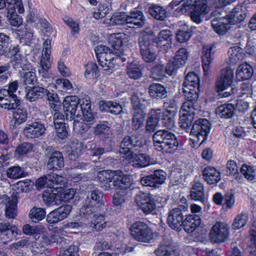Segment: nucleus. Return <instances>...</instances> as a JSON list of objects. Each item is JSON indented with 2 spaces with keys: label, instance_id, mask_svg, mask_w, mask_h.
Returning a JSON list of instances; mask_svg holds the SVG:
<instances>
[{
  "label": "nucleus",
  "instance_id": "1",
  "mask_svg": "<svg viewBox=\"0 0 256 256\" xmlns=\"http://www.w3.org/2000/svg\"><path fill=\"white\" fill-rule=\"evenodd\" d=\"M128 41V36L125 34H112L110 38L111 48L104 45L96 46L95 50L96 58L104 70L112 72V68H114L112 62L114 58V56L120 57L123 54L122 46Z\"/></svg>",
  "mask_w": 256,
  "mask_h": 256
},
{
  "label": "nucleus",
  "instance_id": "2",
  "mask_svg": "<svg viewBox=\"0 0 256 256\" xmlns=\"http://www.w3.org/2000/svg\"><path fill=\"white\" fill-rule=\"evenodd\" d=\"M152 138L154 148L163 154L172 152L178 144L176 136L166 130H156Z\"/></svg>",
  "mask_w": 256,
  "mask_h": 256
},
{
  "label": "nucleus",
  "instance_id": "3",
  "mask_svg": "<svg viewBox=\"0 0 256 256\" xmlns=\"http://www.w3.org/2000/svg\"><path fill=\"white\" fill-rule=\"evenodd\" d=\"M233 77L234 72L232 68L226 67L222 70L221 75L216 83V89L222 97H228L236 91L232 86Z\"/></svg>",
  "mask_w": 256,
  "mask_h": 256
},
{
  "label": "nucleus",
  "instance_id": "4",
  "mask_svg": "<svg viewBox=\"0 0 256 256\" xmlns=\"http://www.w3.org/2000/svg\"><path fill=\"white\" fill-rule=\"evenodd\" d=\"M211 16L214 18L211 21L214 30L219 34H224L230 28L231 24L227 19L226 12L222 8L214 10Z\"/></svg>",
  "mask_w": 256,
  "mask_h": 256
},
{
  "label": "nucleus",
  "instance_id": "5",
  "mask_svg": "<svg viewBox=\"0 0 256 256\" xmlns=\"http://www.w3.org/2000/svg\"><path fill=\"white\" fill-rule=\"evenodd\" d=\"M142 142L135 135L126 136L120 143V153L126 156L134 152H143Z\"/></svg>",
  "mask_w": 256,
  "mask_h": 256
},
{
  "label": "nucleus",
  "instance_id": "6",
  "mask_svg": "<svg viewBox=\"0 0 256 256\" xmlns=\"http://www.w3.org/2000/svg\"><path fill=\"white\" fill-rule=\"evenodd\" d=\"M210 129V124L205 118H200L194 122L192 126L190 134L194 136L197 142L202 144L207 140L208 134Z\"/></svg>",
  "mask_w": 256,
  "mask_h": 256
},
{
  "label": "nucleus",
  "instance_id": "7",
  "mask_svg": "<svg viewBox=\"0 0 256 256\" xmlns=\"http://www.w3.org/2000/svg\"><path fill=\"white\" fill-rule=\"evenodd\" d=\"M131 234L136 240L149 242L153 238L152 230L145 223L138 222L134 223L131 226Z\"/></svg>",
  "mask_w": 256,
  "mask_h": 256
},
{
  "label": "nucleus",
  "instance_id": "8",
  "mask_svg": "<svg viewBox=\"0 0 256 256\" xmlns=\"http://www.w3.org/2000/svg\"><path fill=\"white\" fill-rule=\"evenodd\" d=\"M230 234L228 224L220 222H216L211 228L210 232V240L214 243L225 242Z\"/></svg>",
  "mask_w": 256,
  "mask_h": 256
},
{
  "label": "nucleus",
  "instance_id": "9",
  "mask_svg": "<svg viewBox=\"0 0 256 256\" xmlns=\"http://www.w3.org/2000/svg\"><path fill=\"white\" fill-rule=\"evenodd\" d=\"M198 104H191L189 102H184L182 108V112L180 116L179 124L180 127L184 130L189 129L192 121L194 119V110Z\"/></svg>",
  "mask_w": 256,
  "mask_h": 256
},
{
  "label": "nucleus",
  "instance_id": "10",
  "mask_svg": "<svg viewBox=\"0 0 256 256\" xmlns=\"http://www.w3.org/2000/svg\"><path fill=\"white\" fill-rule=\"evenodd\" d=\"M166 176V174L164 171L156 170H154L152 174L141 178L140 182L144 186L156 188L164 182Z\"/></svg>",
  "mask_w": 256,
  "mask_h": 256
},
{
  "label": "nucleus",
  "instance_id": "11",
  "mask_svg": "<svg viewBox=\"0 0 256 256\" xmlns=\"http://www.w3.org/2000/svg\"><path fill=\"white\" fill-rule=\"evenodd\" d=\"M79 103L80 99L76 96H70L65 98L62 104L67 120L72 121L74 118L79 117V114H76Z\"/></svg>",
  "mask_w": 256,
  "mask_h": 256
},
{
  "label": "nucleus",
  "instance_id": "12",
  "mask_svg": "<svg viewBox=\"0 0 256 256\" xmlns=\"http://www.w3.org/2000/svg\"><path fill=\"white\" fill-rule=\"evenodd\" d=\"M10 94L6 89L0 90V107L8 110H15L20 104V100L16 94Z\"/></svg>",
  "mask_w": 256,
  "mask_h": 256
},
{
  "label": "nucleus",
  "instance_id": "13",
  "mask_svg": "<svg viewBox=\"0 0 256 256\" xmlns=\"http://www.w3.org/2000/svg\"><path fill=\"white\" fill-rule=\"evenodd\" d=\"M136 202L146 214L152 212L156 208L154 198L150 194L140 192L136 196Z\"/></svg>",
  "mask_w": 256,
  "mask_h": 256
},
{
  "label": "nucleus",
  "instance_id": "14",
  "mask_svg": "<svg viewBox=\"0 0 256 256\" xmlns=\"http://www.w3.org/2000/svg\"><path fill=\"white\" fill-rule=\"evenodd\" d=\"M46 128L44 124L34 122L26 124L22 131L23 134L28 138H40L46 133Z\"/></svg>",
  "mask_w": 256,
  "mask_h": 256
},
{
  "label": "nucleus",
  "instance_id": "15",
  "mask_svg": "<svg viewBox=\"0 0 256 256\" xmlns=\"http://www.w3.org/2000/svg\"><path fill=\"white\" fill-rule=\"evenodd\" d=\"M52 150L50 147L47 148L46 150L48 158L47 167L51 170L60 169L64 166L63 154L59 151Z\"/></svg>",
  "mask_w": 256,
  "mask_h": 256
},
{
  "label": "nucleus",
  "instance_id": "16",
  "mask_svg": "<svg viewBox=\"0 0 256 256\" xmlns=\"http://www.w3.org/2000/svg\"><path fill=\"white\" fill-rule=\"evenodd\" d=\"M118 171L104 170H102L98 174V179L102 184L101 187L105 190L114 189L113 181L116 177V174H120Z\"/></svg>",
  "mask_w": 256,
  "mask_h": 256
},
{
  "label": "nucleus",
  "instance_id": "17",
  "mask_svg": "<svg viewBox=\"0 0 256 256\" xmlns=\"http://www.w3.org/2000/svg\"><path fill=\"white\" fill-rule=\"evenodd\" d=\"M126 159L128 164L136 168H142L150 164V156L144 153H132L128 156H126Z\"/></svg>",
  "mask_w": 256,
  "mask_h": 256
},
{
  "label": "nucleus",
  "instance_id": "18",
  "mask_svg": "<svg viewBox=\"0 0 256 256\" xmlns=\"http://www.w3.org/2000/svg\"><path fill=\"white\" fill-rule=\"evenodd\" d=\"M162 110L160 108H152L146 121V132L152 133L154 132L158 126L159 120L162 117Z\"/></svg>",
  "mask_w": 256,
  "mask_h": 256
},
{
  "label": "nucleus",
  "instance_id": "19",
  "mask_svg": "<svg viewBox=\"0 0 256 256\" xmlns=\"http://www.w3.org/2000/svg\"><path fill=\"white\" fill-rule=\"evenodd\" d=\"M184 215L179 208H174L170 210L167 218L168 225L172 229L179 230L182 226Z\"/></svg>",
  "mask_w": 256,
  "mask_h": 256
},
{
  "label": "nucleus",
  "instance_id": "20",
  "mask_svg": "<svg viewBox=\"0 0 256 256\" xmlns=\"http://www.w3.org/2000/svg\"><path fill=\"white\" fill-rule=\"evenodd\" d=\"M128 26L131 28H141L146 24V18L142 11H131L128 14Z\"/></svg>",
  "mask_w": 256,
  "mask_h": 256
},
{
  "label": "nucleus",
  "instance_id": "21",
  "mask_svg": "<svg viewBox=\"0 0 256 256\" xmlns=\"http://www.w3.org/2000/svg\"><path fill=\"white\" fill-rule=\"evenodd\" d=\"M46 84V82L40 83L39 86H33L28 89L26 95V98L30 102H35L38 98H44L46 89L42 86H44Z\"/></svg>",
  "mask_w": 256,
  "mask_h": 256
},
{
  "label": "nucleus",
  "instance_id": "22",
  "mask_svg": "<svg viewBox=\"0 0 256 256\" xmlns=\"http://www.w3.org/2000/svg\"><path fill=\"white\" fill-rule=\"evenodd\" d=\"M203 179L208 184H214L220 180V173L215 168L210 166L206 167L202 172Z\"/></svg>",
  "mask_w": 256,
  "mask_h": 256
},
{
  "label": "nucleus",
  "instance_id": "23",
  "mask_svg": "<svg viewBox=\"0 0 256 256\" xmlns=\"http://www.w3.org/2000/svg\"><path fill=\"white\" fill-rule=\"evenodd\" d=\"M189 196L192 200L201 202H204V190L202 182L199 180H194L192 182Z\"/></svg>",
  "mask_w": 256,
  "mask_h": 256
},
{
  "label": "nucleus",
  "instance_id": "24",
  "mask_svg": "<svg viewBox=\"0 0 256 256\" xmlns=\"http://www.w3.org/2000/svg\"><path fill=\"white\" fill-rule=\"evenodd\" d=\"M200 223V216L198 215L192 214L187 216L184 220L182 226L186 232L192 233L196 230Z\"/></svg>",
  "mask_w": 256,
  "mask_h": 256
},
{
  "label": "nucleus",
  "instance_id": "25",
  "mask_svg": "<svg viewBox=\"0 0 256 256\" xmlns=\"http://www.w3.org/2000/svg\"><path fill=\"white\" fill-rule=\"evenodd\" d=\"M188 90L186 92L184 85L182 84V93L186 98L184 102H189L191 104H197V100L198 97L199 86L188 84Z\"/></svg>",
  "mask_w": 256,
  "mask_h": 256
},
{
  "label": "nucleus",
  "instance_id": "26",
  "mask_svg": "<svg viewBox=\"0 0 256 256\" xmlns=\"http://www.w3.org/2000/svg\"><path fill=\"white\" fill-rule=\"evenodd\" d=\"M132 184L129 177L127 176H122L119 174H116V177L114 178V181H113V190L125 191L128 193V190H131L130 187Z\"/></svg>",
  "mask_w": 256,
  "mask_h": 256
},
{
  "label": "nucleus",
  "instance_id": "27",
  "mask_svg": "<svg viewBox=\"0 0 256 256\" xmlns=\"http://www.w3.org/2000/svg\"><path fill=\"white\" fill-rule=\"evenodd\" d=\"M18 229L14 226L6 223L0 224V235L6 241L12 240L18 235Z\"/></svg>",
  "mask_w": 256,
  "mask_h": 256
},
{
  "label": "nucleus",
  "instance_id": "28",
  "mask_svg": "<svg viewBox=\"0 0 256 256\" xmlns=\"http://www.w3.org/2000/svg\"><path fill=\"white\" fill-rule=\"evenodd\" d=\"M51 62L50 54H42L38 72L42 78H50L49 70L51 67Z\"/></svg>",
  "mask_w": 256,
  "mask_h": 256
},
{
  "label": "nucleus",
  "instance_id": "29",
  "mask_svg": "<svg viewBox=\"0 0 256 256\" xmlns=\"http://www.w3.org/2000/svg\"><path fill=\"white\" fill-rule=\"evenodd\" d=\"M148 93L152 99L160 100L166 98V90L165 87L160 84L154 83L149 86Z\"/></svg>",
  "mask_w": 256,
  "mask_h": 256
},
{
  "label": "nucleus",
  "instance_id": "30",
  "mask_svg": "<svg viewBox=\"0 0 256 256\" xmlns=\"http://www.w3.org/2000/svg\"><path fill=\"white\" fill-rule=\"evenodd\" d=\"M86 201L102 209L104 207L103 194L98 190L94 189L92 190L90 189V190L88 192L87 195Z\"/></svg>",
  "mask_w": 256,
  "mask_h": 256
},
{
  "label": "nucleus",
  "instance_id": "31",
  "mask_svg": "<svg viewBox=\"0 0 256 256\" xmlns=\"http://www.w3.org/2000/svg\"><path fill=\"white\" fill-rule=\"evenodd\" d=\"M235 108L231 104H222L216 109V114L218 118H230L234 114Z\"/></svg>",
  "mask_w": 256,
  "mask_h": 256
},
{
  "label": "nucleus",
  "instance_id": "32",
  "mask_svg": "<svg viewBox=\"0 0 256 256\" xmlns=\"http://www.w3.org/2000/svg\"><path fill=\"white\" fill-rule=\"evenodd\" d=\"M246 16V13L243 10L242 6H237L232 10L228 16L227 15L226 18L228 19V21H230L231 24H234L242 22L245 19Z\"/></svg>",
  "mask_w": 256,
  "mask_h": 256
},
{
  "label": "nucleus",
  "instance_id": "33",
  "mask_svg": "<svg viewBox=\"0 0 256 256\" xmlns=\"http://www.w3.org/2000/svg\"><path fill=\"white\" fill-rule=\"evenodd\" d=\"M28 118V112L24 108H17L12 112V118L14 128L24 123Z\"/></svg>",
  "mask_w": 256,
  "mask_h": 256
},
{
  "label": "nucleus",
  "instance_id": "34",
  "mask_svg": "<svg viewBox=\"0 0 256 256\" xmlns=\"http://www.w3.org/2000/svg\"><path fill=\"white\" fill-rule=\"evenodd\" d=\"M188 54V52L185 48H182L178 50L172 62L174 66L176 68L184 66L186 62Z\"/></svg>",
  "mask_w": 256,
  "mask_h": 256
},
{
  "label": "nucleus",
  "instance_id": "35",
  "mask_svg": "<svg viewBox=\"0 0 256 256\" xmlns=\"http://www.w3.org/2000/svg\"><path fill=\"white\" fill-rule=\"evenodd\" d=\"M80 108L86 122L92 124L94 122V116L92 112L90 102L88 100H80Z\"/></svg>",
  "mask_w": 256,
  "mask_h": 256
},
{
  "label": "nucleus",
  "instance_id": "36",
  "mask_svg": "<svg viewBox=\"0 0 256 256\" xmlns=\"http://www.w3.org/2000/svg\"><path fill=\"white\" fill-rule=\"evenodd\" d=\"M148 14L154 19L162 21L167 16V12L166 9L159 5L152 4L148 8Z\"/></svg>",
  "mask_w": 256,
  "mask_h": 256
},
{
  "label": "nucleus",
  "instance_id": "37",
  "mask_svg": "<svg viewBox=\"0 0 256 256\" xmlns=\"http://www.w3.org/2000/svg\"><path fill=\"white\" fill-rule=\"evenodd\" d=\"M253 74V68L250 64L246 63L239 66L236 72V76L239 80L250 79Z\"/></svg>",
  "mask_w": 256,
  "mask_h": 256
},
{
  "label": "nucleus",
  "instance_id": "38",
  "mask_svg": "<svg viewBox=\"0 0 256 256\" xmlns=\"http://www.w3.org/2000/svg\"><path fill=\"white\" fill-rule=\"evenodd\" d=\"M143 67L137 62H133L127 66V74L132 79L138 80L142 76Z\"/></svg>",
  "mask_w": 256,
  "mask_h": 256
},
{
  "label": "nucleus",
  "instance_id": "39",
  "mask_svg": "<svg viewBox=\"0 0 256 256\" xmlns=\"http://www.w3.org/2000/svg\"><path fill=\"white\" fill-rule=\"evenodd\" d=\"M100 105L104 110L112 114H119L122 112V106L116 102L102 100L100 102Z\"/></svg>",
  "mask_w": 256,
  "mask_h": 256
},
{
  "label": "nucleus",
  "instance_id": "40",
  "mask_svg": "<svg viewBox=\"0 0 256 256\" xmlns=\"http://www.w3.org/2000/svg\"><path fill=\"white\" fill-rule=\"evenodd\" d=\"M132 120L131 128L133 131L140 129L144 124L146 113L143 112H132Z\"/></svg>",
  "mask_w": 256,
  "mask_h": 256
},
{
  "label": "nucleus",
  "instance_id": "41",
  "mask_svg": "<svg viewBox=\"0 0 256 256\" xmlns=\"http://www.w3.org/2000/svg\"><path fill=\"white\" fill-rule=\"evenodd\" d=\"M6 174L8 178L16 180L25 177L27 172L22 167L18 166H14L7 169Z\"/></svg>",
  "mask_w": 256,
  "mask_h": 256
},
{
  "label": "nucleus",
  "instance_id": "42",
  "mask_svg": "<svg viewBox=\"0 0 256 256\" xmlns=\"http://www.w3.org/2000/svg\"><path fill=\"white\" fill-rule=\"evenodd\" d=\"M140 51L152 48V36L146 32H142L138 40Z\"/></svg>",
  "mask_w": 256,
  "mask_h": 256
},
{
  "label": "nucleus",
  "instance_id": "43",
  "mask_svg": "<svg viewBox=\"0 0 256 256\" xmlns=\"http://www.w3.org/2000/svg\"><path fill=\"white\" fill-rule=\"evenodd\" d=\"M17 198L16 195L9 200L6 206L5 214L8 218H14L16 216Z\"/></svg>",
  "mask_w": 256,
  "mask_h": 256
},
{
  "label": "nucleus",
  "instance_id": "44",
  "mask_svg": "<svg viewBox=\"0 0 256 256\" xmlns=\"http://www.w3.org/2000/svg\"><path fill=\"white\" fill-rule=\"evenodd\" d=\"M100 209L102 208L86 201L84 204L80 209V213L86 218L88 219L92 218V216H93L94 215V213L100 211Z\"/></svg>",
  "mask_w": 256,
  "mask_h": 256
},
{
  "label": "nucleus",
  "instance_id": "45",
  "mask_svg": "<svg viewBox=\"0 0 256 256\" xmlns=\"http://www.w3.org/2000/svg\"><path fill=\"white\" fill-rule=\"evenodd\" d=\"M212 47H204L203 48L202 68L205 72H208L210 64L212 62Z\"/></svg>",
  "mask_w": 256,
  "mask_h": 256
},
{
  "label": "nucleus",
  "instance_id": "46",
  "mask_svg": "<svg viewBox=\"0 0 256 256\" xmlns=\"http://www.w3.org/2000/svg\"><path fill=\"white\" fill-rule=\"evenodd\" d=\"M176 114L173 112H164L162 114V123L165 127L170 130L175 126V117Z\"/></svg>",
  "mask_w": 256,
  "mask_h": 256
},
{
  "label": "nucleus",
  "instance_id": "47",
  "mask_svg": "<svg viewBox=\"0 0 256 256\" xmlns=\"http://www.w3.org/2000/svg\"><path fill=\"white\" fill-rule=\"evenodd\" d=\"M106 220L104 215L94 214L93 216L90 226L96 231H101L106 226Z\"/></svg>",
  "mask_w": 256,
  "mask_h": 256
},
{
  "label": "nucleus",
  "instance_id": "48",
  "mask_svg": "<svg viewBox=\"0 0 256 256\" xmlns=\"http://www.w3.org/2000/svg\"><path fill=\"white\" fill-rule=\"evenodd\" d=\"M58 193L45 190L42 194V200L48 206H58L60 204Z\"/></svg>",
  "mask_w": 256,
  "mask_h": 256
},
{
  "label": "nucleus",
  "instance_id": "49",
  "mask_svg": "<svg viewBox=\"0 0 256 256\" xmlns=\"http://www.w3.org/2000/svg\"><path fill=\"white\" fill-rule=\"evenodd\" d=\"M242 50L238 46L230 47L228 50L230 64H235L242 58Z\"/></svg>",
  "mask_w": 256,
  "mask_h": 256
},
{
  "label": "nucleus",
  "instance_id": "50",
  "mask_svg": "<svg viewBox=\"0 0 256 256\" xmlns=\"http://www.w3.org/2000/svg\"><path fill=\"white\" fill-rule=\"evenodd\" d=\"M46 215V210L41 208L34 207L29 212V218L34 222H38L42 220L45 218Z\"/></svg>",
  "mask_w": 256,
  "mask_h": 256
},
{
  "label": "nucleus",
  "instance_id": "51",
  "mask_svg": "<svg viewBox=\"0 0 256 256\" xmlns=\"http://www.w3.org/2000/svg\"><path fill=\"white\" fill-rule=\"evenodd\" d=\"M157 256H179L178 252L173 247L168 245H162L156 250Z\"/></svg>",
  "mask_w": 256,
  "mask_h": 256
},
{
  "label": "nucleus",
  "instance_id": "52",
  "mask_svg": "<svg viewBox=\"0 0 256 256\" xmlns=\"http://www.w3.org/2000/svg\"><path fill=\"white\" fill-rule=\"evenodd\" d=\"M192 35L190 29H179L176 31V40L180 43H184L190 40Z\"/></svg>",
  "mask_w": 256,
  "mask_h": 256
},
{
  "label": "nucleus",
  "instance_id": "53",
  "mask_svg": "<svg viewBox=\"0 0 256 256\" xmlns=\"http://www.w3.org/2000/svg\"><path fill=\"white\" fill-rule=\"evenodd\" d=\"M10 38L4 33L0 34V56H6L7 50L10 46Z\"/></svg>",
  "mask_w": 256,
  "mask_h": 256
},
{
  "label": "nucleus",
  "instance_id": "54",
  "mask_svg": "<svg viewBox=\"0 0 256 256\" xmlns=\"http://www.w3.org/2000/svg\"><path fill=\"white\" fill-rule=\"evenodd\" d=\"M73 126L74 130L80 132H87L88 129L90 127V125L92 124H92L90 122L88 124L86 122V120L84 118V119H81V121H79L78 120L76 119V118L73 120Z\"/></svg>",
  "mask_w": 256,
  "mask_h": 256
},
{
  "label": "nucleus",
  "instance_id": "55",
  "mask_svg": "<svg viewBox=\"0 0 256 256\" xmlns=\"http://www.w3.org/2000/svg\"><path fill=\"white\" fill-rule=\"evenodd\" d=\"M241 173L249 180H253L256 176V169L254 166L243 164L240 168Z\"/></svg>",
  "mask_w": 256,
  "mask_h": 256
},
{
  "label": "nucleus",
  "instance_id": "56",
  "mask_svg": "<svg viewBox=\"0 0 256 256\" xmlns=\"http://www.w3.org/2000/svg\"><path fill=\"white\" fill-rule=\"evenodd\" d=\"M33 148L34 145L32 143L23 142L16 147L14 154L18 156H23L32 152Z\"/></svg>",
  "mask_w": 256,
  "mask_h": 256
},
{
  "label": "nucleus",
  "instance_id": "57",
  "mask_svg": "<svg viewBox=\"0 0 256 256\" xmlns=\"http://www.w3.org/2000/svg\"><path fill=\"white\" fill-rule=\"evenodd\" d=\"M7 17L10 24L14 26H18L22 22L21 16L14 12V9L10 8L8 10Z\"/></svg>",
  "mask_w": 256,
  "mask_h": 256
},
{
  "label": "nucleus",
  "instance_id": "58",
  "mask_svg": "<svg viewBox=\"0 0 256 256\" xmlns=\"http://www.w3.org/2000/svg\"><path fill=\"white\" fill-rule=\"evenodd\" d=\"M248 220V216L246 214L242 213L238 215L234 218L232 224V228L239 229L245 226Z\"/></svg>",
  "mask_w": 256,
  "mask_h": 256
},
{
  "label": "nucleus",
  "instance_id": "59",
  "mask_svg": "<svg viewBox=\"0 0 256 256\" xmlns=\"http://www.w3.org/2000/svg\"><path fill=\"white\" fill-rule=\"evenodd\" d=\"M20 76L25 85L34 84L37 80L36 73L32 71L22 72L20 74Z\"/></svg>",
  "mask_w": 256,
  "mask_h": 256
},
{
  "label": "nucleus",
  "instance_id": "60",
  "mask_svg": "<svg viewBox=\"0 0 256 256\" xmlns=\"http://www.w3.org/2000/svg\"><path fill=\"white\" fill-rule=\"evenodd\" d=\"M116 192L114 194L112 202L114 206H120L124 204L126 199L127 192L116 190Z\"/></svg>",
  "mask_w": 256,
  "mask_h": 256
},
{
  "label": "nucleus",
  "instance_id": "61",
  "mask_svg": "<svg viewBox=\"0 0 256 256\" xmlns=\"http://www.w3.org/2000/svg\"><path fill=\"white\" fill-rule=\"evenodd\" d=\"M128 14L124 13H120L114 14L111 18V22L114 25H128Z\"/></svg>",
  "mask_w": 256,
  "mask_h": 256
},
{
  "label": "nucleus",
  "instance_id": "62",
  "mask_svg": "<svg viewBox=\"0 0 256 256\" xmlns=\"http://www.w3.org/2000/svg\"><path fill=\"white\" fill-rule=\"evenodd\" d=\"M143 60L146 62H153L156 59V54L152 48L140 51Z\"/></svg>",
  "mask_w": 256,
  "mask_h": 256
},
{
  "label": "nucleus",
  "instance_id": "63",
  "mask_svg": "<svg viewBox=\"0 0 256 256\" xmlns=\"http://www.w3.org/2000/svg\"><path fill=\"white\" fill-rule=\"evenodd\" d=\"M209 11L206 0H196L194 12L204 14H207Z\"/></svg>",
  "mask_w": 256,
  "mask_h": 256
},
{
  "label": "nucleus",
  "instance_id": "64",
  "mask_svg": "<svg viewBox=\"0 0 256 256\" xmlns=\"http://www.w3.org/2000/svg\"><path fill=\"white\" fill-rule=\"evenodd\" d=\"M250 238L248 242V246L251 248L250 253L256 255V228H252L250 230Z\"/></svg>",
  "mask_w": 256,
  "mask_h": 256
}]
</instances>
